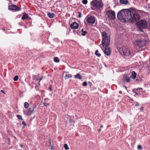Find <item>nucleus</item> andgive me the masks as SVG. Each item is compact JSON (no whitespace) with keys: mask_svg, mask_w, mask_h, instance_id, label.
<instances>
[{"mask_svg":"<svg viewBox=\"0 0 150 150\" xmlns=\"http://www.w3.org/2000/svg\"><path fill=\"white\" fill-rule=\"evenodd\" d=\"M119 19L123 20V22L130 21L134 22L139 20L140 19L139 15L137 13H133L132 16L130 10L128 9H124L119 12L117 15Z\"/></svg>","mask_w":150,"mask_h":150,"instance_id":"1","label":"nucleus"},{"mask_svg":"<svg viewBox=\"0 0 150 150\" xmlns=\"http://www.w3.org/2000/svg\"><path fill=\"white\" fill-rule=\"evenodd\" d=\"M101 33L102 38V45L103 46L101 49L103 50L105 54L108 56H110L111 53L110 49L108 47L110 43V36L105 31L102 32Z\"/></svg>","mask_w":150,"mask_h":150,"instance_id":"2","label":"nucleus"},{"mask_svg":"<svg viewBox=\"0 0 150 150\" xmlns=\"http://www.w3.org/2000/svg\"><path fill=\"white\" fill-rule=\"evenodd\" d=\"M119 52L122 56H127L130 54V50L127 47H122L119 49Z\"/></svg>","mask_w":150,"mask_h":150,"instance_id":"3","label":"nucleus"},{"mask_svg":"<svg viewBox=\"0 0 150 150\" xmlns=\"http://www.w3.org/2000/svg\"><path fill=\"white\" fill-rule=\"evenodd\" d=\"M91 4L93 7L98 9L103 6L101 0H93L91 1Z\"/></svg>","mask_w":150,"mask_h":150,"instance_id":"4","label":"nucleus"},{"mask_svg":"<svg viewBox=\"0 0 150 150\" xmlns=\"http://www.w3.org/2000/svg\"><path fill=\"white\" fill-rule=\"evenodd\" d=\"M133 44L140 47H142L145 46L146 44L145 41L142 39L136 40L133 42Z\"/></svg>","mask_w":150,"mask_h":150,"instance_id":"5","label":"nucleus"},{"mask_svg":"<svg viewBox=\"0 0 150 150\" xmlns=\"http://www.w3.org/2000/svg\"><path fill=\"white\" fill-rule=\"evenodd\" d=\"M106 16L108 20H113L115 18V11L112 10H108L106 11Z\"/></svg>","mask_w":150,"mask_h":150,"instance_id":"6","label":"nucleus"},{"mask_svg":"<svg viewBox=\"0 0 150 150\" xmlns=\"http://www.w3.org/2000/svg\"><path fill=\"white\" fill-rule=\"evenodd\" d=\"M137 25L138 27L141 29L145 28L147 25V23L146 20H141L137 23Z\"/></svg>","mask_w":150,"mask_h":150,"instance_id":"7","label":"nucleus"},{"mask_svg":"<svg viewBox=\"0 0 150 150\" xmlns=\"http://www.w3.org/2000/svg\"><path fill=\"white\" fill-rule=\"evenodd\" d=\"M8 9L10 10L15 11H18L21 9L20 7H18L17 6L15 5L9 6L8 7Z\"/></svg>","mask_w":150,"mask_h":150,"instance_id":"8","label":"nucleus"},{"mask_svg":"<svg viewBox=\"0 0 150 150\" xmlns=\"http://www.w3.org/2000/svg\"><path fill=\"white\" fill-rule=\"evenodd\" d=\"M87 21L89 24H93L95 22V20L93 17L91 16L88 18Z\"/></svg>","mask_w":150,"mask_h":150,"instance_id":"9","label":"nucleus"},{"mask_svg":"<svg viewBox=\"0 0 150 150\" xmlns=\"http://www.w3.org/2000/svg\"><path fill=\"white\" fill-rule=\"evenodd\" d=\"M79 27V24L76 22H74L71 25V27L72 29H76Z\"/></svg>","mask_w":150,"mask_h":150,"instance_id":"10","label":"nucleus"},{"mask_svg":"<svg viewBox=\"0 0 150 150\" xmlns=\"http://www.w3.org/2000/svg\"><path fill=\"white\" fill-rule=\"evenodd\" d=\"M137 75V74L134 71L132 72V74L130 76V77L133 79L135 78Z\"/></svg>","mask_w":150,"mask_h":150,"instance_id":"11","label":"nucleus"},{"mask_svg":"<svg viewBox=\"0 0 150 150\" xmlns=\"http://www.w3.org/2000/svg\"><path fill=\"white\" fill-rule=\"evenodd\" d=\"M47 15L51 18H53L55 17V16L54 14L53 13H51L50 12L47 13Z\"/></svg>","mask_w":150,"mask_h":150,"instance_id":"12","label":"nucleus"},{"mask_svg":"<svg viewBox=\"0 0 150 150\" xmlns=\"http://www.w3.org/2000/svg\"><path fill=\"white\" fill-rule=\"evenodd\" d=\"M28 18V15L26 13H23V16L21 18V19L22 20H24L25 19H27Z\"/></svg>","mask_w":150,"mask_h":150,"instance_id":"13","label":"nucleus"},{"mask_svg":"<svg viewBox=\"0 0 150 150\" xmlns=\"http://www.w3.org/2000/svg\"><path fill=\"white\" fill-rule=\"evenodd\" d=\"M120 2L122 4H127L128 3L127 0H120Z\"/></svg>","mask_w":150,"mask_h":150,"instance_id":"14","label":"nucleus"},{"mask_svg":"<svg viewBox=\"0 0 150 150\" xmlns=\"http://www.w3.org/2000/svg\"><path fill=\"white\" fill-rule=\"evenodd\" d=\"M72 77V75H71L70 74H69L68 73H66L65 74V75L64 76L65 79H68L69 77Z\"/></svg>","mask_w":150,"mask_h":150,"instance_id":"15","label":"nucleus"},{"mask_svg":"<svg viewBox=\"0 0 150 150\" xmlns=\"http://www.w3.org/2000/svg\"><path fill=\"white\" fill-rule=\"evenodd\" d=\"M75 77L76 79H82V76L79 74L78 73L75 76Z\"/></svg>","mask_w":150,"mask_h":150,"instance_id":"16","label":"nucleus"},{"mask_svg":"<svg viewBox=\"0 0 150 150\" xmlns=\"http://www.w3.org/2000/svg\"><path fill=\"white\" fill-rule=\"evenodd\" d=\"M34 108H30L28 111V113L29 114H31L33 112Z\"/></svg>","mask_w":150,"mask_h":150,"instance_id":"17","label":"nucleus"},{"mask_svg":"<svg viewBox=\"0 0 150 150\" xmlns=\"http://www.w3.org/2000/svg\"><path fill=\"white\" fill-rule=\"evenodd\" d=\"M54 61L56 63H59L60 61V59L58 57H54Z\"/></svg>","mask_w":150,"mask_h":150,"instance_id":"18","label":"nucleus"},{"mask_svg":"<svg viewBox=\"0 0 150 150\" xmlns=\"http://www.w3.org/2000/svg\"><path fill=\"white\" fill-rule=\"evenodd\" d=\"M98 50H96L95 51V54L96 56H97L98 57H100L101 55V54L98 53Z\"/></svg>","mask_w":150,"mask_h":150,"instance_id":"19","label":"nucleus"},{"mask_svg":"<svg viewBox=\"0 0 150 150\" xmlns=\"http://www.w3.org/2000/svg\"><path fill=\"white\" fill-rule=\"evenodd\" d=\"M81 32L82 33L81 34V35L83 36L85 35L87 33V31H84L83 29H81Z\"/></svg>","mask_w":150,"mask_h":150,"instance_id":"20","label":"nucleus"},{"mask_svg":"<svg viewBox=\"0 0 150 150\" xmlns=\"http://www.w3.org/2000/svg\"><path fill=\"white\" fill-rule=\"evenodd\" d=\"M24 107L25 108H28L29 107V104L27 102H25L24 103Z\"/></svg>","mask_w":150,"mask_h":150,"instance_id":"21","label":"nucleus"},{"mask_svg":"<svg viewBox=\"0 0 150 150\" xmlns=\"http://www.w3.org/2000/svg\"><path fill=\"white\" fill-rule=\"evenodd\" d=\"M125 79L126 81L127 82H129L130 80V78L129 77L126 76L125 77Z\"/></svg>","mask_w":150,"mask_h":150,"instance_id":"22","label":"nucleus"},{"mask_svg":"<svg viewBox=\"0 0 150 150\" xmlns=\"http://www.w3.org/2000/svg\"><path fill=\"white\" fill-rule=\"evenodd\" d=\"M18 76H16L14 77L13 80L14 81H17L18 80Z\"/></svg>","mask_w":150,"mask_h":150,"instance_id":"23","label":"nucleus"},{"mask_svg":"<svg viewBox=\"0 0 150 150\" xmlns=\"http://www.w3.org/2000/svg\"><path fill=\"white\" fill-rule=\"evenodd\" d=\"M64 147L66 150H68L69 149V147L68 146L67 144H64Z\"/></svg>","mask_w":150,"mask_h":150,"instance_id":"24","label":"nucleus"},{"mask_svg":"<svg viewBox=\"0 0 150 150\" xmlns=\"http://www.w3.org/2000/svg\"><path fill=\"white\" fill-rule=\"evenodd\" d=\"M44 104L45 106H47L49 105V103H47L45 101L44 102Z\"/></svg>","mask_w":150,"mask_h":150,"instance_id":"25","label":"nucleus"},{"mask_svg":"<svg viewBox=\"0 0 150 150\" xmlns=\"http://www.w3.org/2000/svg\"><path fill=\"white\" fill-rule=\"evenodd\" d=\"M82 3L84 4H86L88 3L87 0H82Z\"/></svg>","mask_w":150,"mask_h":150,"instance_id":"26","label":"nucleus"},{"mask_svg":"<svg viewBox=\"0 0 150 150\" xmlns=\"http://www.w3.org/2000/svg\"><path fill=\"white\" fill-rule=\"evenodd\" d=\"M17 117L19 119H21L22 120H23V119L22 118V116L20 115H17Z\"/></svg>","mask_w":150,"mask_h":150,"instance_id":"27","label":"nucleus"},{"mask_svg":"<svg viewBox=\"0 0 150 150\" xmlns=\"http://www.w3.org/2000/svg\"><path fill=\"white\" fill-rule=\"evenodd\" d=\"M87 85V83L86 81L83 82L82 83V85L83 86H86Z\"/></svg>","mask_w":150,"mask_h":150,"instance_id":"28","label":"nucleus"},{"mask_svg":"<svg viewBox=\"0 0 150 150\" xmlns=\"http://www.w3.org/2000/svg\"><path fill=\"white\" fill-rule=\"evenodd\" d=\"M78 13H79V16H78V17L79 18H80L81 17V13L80 12H78Z\"/></svg>","mask_w":150,"mask_h":150,"instance_id":"29","label":"nucleus"},{"mask_svg":"<svg viewBox=\"0 0 150 150\" xmlns=\"http://www.w3.org/2000/svg\"><path fill=\"white\" fill-rule=\"evenodd\" d=\"M137 148L139 149H142V146L140 145H138L137 146Z\"/></svg>","mask_w":150,"mask_h":150,"instance_id":"30","label":"nucleus"},{"mask_svg":"<svg viewBox=\"0 0 150 150\" xmlns=\"http://www.w3.org/2000/svg\"><path fill=\"white\" fill-rule=\"evenodd\" d=\"M22 124H23L24 126H26V124L25 122L23 121L22 122Z\"/></svg>","mask_w":150,"mask_h":150,"instance_id":"31","label":"nucleus"},{"mask_svg":"<svg viewBox=\"0 0 150 150\" xmlns=\"http://www.w3.org/2000/svg\"><path fill=\"white\" fill-rule=\"evenodd\" d=\"M139 105V103L138 102H137L136 103V105H135L136 106H138Z\"/></svg>","mask_w":150,"mask_h":150,"instance_id":"32","label":"nucleus"},{"mask_svg":"<svg viewBox=\"0 0 150 150\" xmlns=\"http://www.w3.org/2000/svg\"><path fill=\"white\" fill-rule=\"evenodd\" d=\"M144 110V108L143 107H141L140 108V110L141 111Z\"/></svg>","mask_w":150,"mask_h":150,"instance_id":"33","label":"nucleus"},{"mask_svg":"<svg viewBox=\"0 0 150 150\" xmlns=\"http://www.w3.org/2000/svg\"><path fill=\"white\" fill-rule=\"evenodd\" d=\"M139 89H141V90H142V88H137V90H139Z\"/></svg>","mask_w":150,"mask_h":150,"instance_id":"34","label":"nucleus"},{"mask_svg":"<svg viewBox=\"0 0 150 150\" xmlns=\"http://www.w3.org/2000/svg\"><path fill=\"white\" fill-rule=\"evenodd\" d=\"M119 93L120 94H121L122 93V91H120L119 92Z\"/></svg>","mask_w":150,"mask_h":150,"instance_id":"35","label":"nucleus"},{"mask_svg":"<svg viewBox=\"0 0 150 150\" xmlns=\"http://www.w3.org/2000/svg\"><path fill=\"white\" fill-rule=\"evenodd\" d=\"M101 131V129H99L98 130V131L99 132H100Z\"/></svg>","mask_w":150,"mask_h":150,"instance_id":"36","label":"nucleus"},{"mask_svg":"<svg viewBox=\"0 0 150 150\" xmlns=\"http://www.w3.org/2000/svg\"><path fill=\"white\" fill-rule=\"evenodd\" d=\"M103 127V125H101V126H100V127L101 128H102Z\"/></svg>","mask_w":150,"mask_h":150,"instance_id":"37","label":"nucleus"},{"mask_svg":"<svg viewBox=\"0 0 150 150\" xmlns=\"http://www.w3.org/2000/svg\"><path fill=\"white\" fill-rule=\"evenodd\" d=\"M20 146L21 147H23V145L22 144H21Z\"/></svg>","mask_w":150,"mask_h":150,"instance_id":"38","label":"nucleus"},{"mask_svg":"<svg viewBox=\"0 0 150 150\" xmlns=\"http://www.w3.org/2000/svg\"><path fill=\"white\" fill-rule=\"evenodd\" d=\"M51 148L52 149H53V146L52 145L51 146Z\"/></svg>","mask_w":150,"mask_h":150,"instance_id":"39","label":"nucleus"},{"mask_svg":"<svg viewBox=\"0 0 150 150\" xmlns=\"http://www.w3.org/2000/svg\"><path fill=\"white\" fill-rule=\"evenodd\" d=\"M42 79V78H40V79L39 82Z\"/></svg>","mask_w":150,"mask_h":150,"instance_id":"40","label":"nucleus"},{"mask_svg":"<svg viewBox=\"0 0 150 150\" xmlns=\"http://www.w3.org/2000/svg\"><path fill=\"white\" fill-rule=\"evenodd\" d=\"M1 92H2L3 93L4 92V91H3V90H1Z\"/></svg>","mask_w":150,"mask_h":150,"instance_id":"41","label":"nucleus"},{"mask_svg":"<svg viewBox=\"0 0 150 150\" xmlns=\"http://www.w3.org/2000/svg\"><path fill=\"white\" fill-rule=\"evenodd\" d=\"M50 145H51V142H50Z\"/></svg>","mask_w":150,"mask_h":150,"instance_id":"42","label":"nucleus"},{"mask_svg":"<svg viewBox=\"0 0 150 150\" xmlns=\"http://www.w3.org/2000/svg\"><path fill=\"white\" fill-rule=\"evenodd\" d=\"M88 83L90 84V83H91V82H88Z\"/></svg>","mask_w":150,"mask_h":150,"instance_id":"43","label":"nucleus"},{"mask_svg":"<svg viewBox=\"0 0 150 150\" xmlns=\"http://www.w3.org/2000/svg\"><path fill=\"white\" fill-rule=\"evenodd\" d=\"M88 83L90 84V83H91V82H88Z\"/></svg>","mask_w":150,"mask_h":150,"instance_id":"44","label":"nucleus"},{"mask_svg":"<svg viewBox=\"0 0 150 150\" xmlns=\"http://www.w3.org/2000/svg\"><path fill=\"white\" fill-rule=\"evenodd\" d=\"M125 88H126V89H127V87H126V86H125Z\"/></svg>","mask_w":150,"mask_h":150,"instance_id":"45","label":"nucleus"},{"mask_svg":"<svg viewBox=\"0 0 150 150\" xmlns=\"http://www.w3.org/2000/svg\"><path fill=\"white\" fill-rule=\"evenodd\" d=\"M50 89H51V90H52V89H51V88H50Z\"/></svg>","mask_w":150,"mask_h":150,"instance_id":"46","label":"nucleus"},{"mask_svg":"<svg viewBox=\"0 0 150 150\" xmlns=\"http://www.w3.org/2000/svg\"><path fill=\"white\" fill-rule=\"evenodd\" d=\"M14 1H16V0H14Z\"/></svg>","mask_w":150,"mask_h":150,"instance_id":"47","label":"nucleus"}]
</instances>
